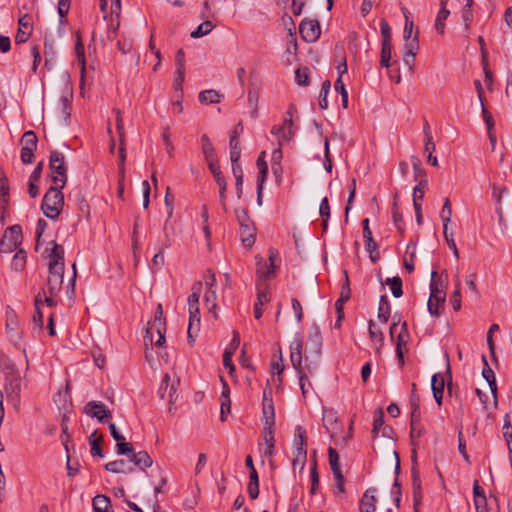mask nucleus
<instances>
[{
    "instance_id": "20",
    "label": "nucleus",
    "mask_w": 512,
    "mask_h": 512,
    "mask_svg": "<svg viewBox=\"0 0 512 512\" xmlns=\"http://www.w3.org/2000/svg\"><path fill=\"white\" fill-rule=\"evenodd\" d=\"M242 131H243V127L239 123L234 127L233 131L230 134L229 147H230V160L231 161L240 159L241 149H240V142H239L238 137Z\"/></svg>"
},
{
    "instance_id": "62",
    "label": "nucleus",
    "mask_w": 512,
    "mask_h": 512,
    "mask_svg": "<svg viewBox=\"0 0 512 512\" xmlns=\"http://www.w3.org/2000/svg\"><path fill=\"white\" fill-rule=\"evenodd\" d=\"M71 0H58V14L60 17V24H63L65 22V18L69 12L70 9Z\"/></svg>"
},
{
    "instance_id": "1",
    "label": "nucleus",
    "mask_w": 512,
    "mask_h": 512,
    "mask_svg": "<svg viewBox=\"0 0 512 512\" xmlns=\"http://www.w3.org/2000/svg\"><path fill=\"white\" fill-rule=\"evenodd\" d=\"M166 322L163 317V308L161 304L156 307L153 320L149 321L145 331L144 341L145 345H154L162 347L165 344Z\"/></svg>"
},
{
    "instance_id": "59",
    "label": "nucleus",
    "mask_w": 512,
    "mask_h": 512,
    "mask_svg": "<svg viewBox=\"0 0 512 512\" xmlns=\"http://www.w3.org/2000/svg\"><path fill=\"white\" fill-rule=\"evenodd\" d=\"M116 451L119 455H125L129 459L131 458V455L135 452L134 448L132 447V444L126 442L125 439L117 442Z\"/></svg>"
},
{
    "instance_id": "45",
    "label": "nucleus",
    "mask_w": 512,
    "mask_h": 512,
    "mask_svg": "<svg viewBox=\"0 0 512 512\" xmlns=\"http://www.w3.org/2000/svg\"><path fill=\"white\" fill-rule=\"evenodd\" d=\"M38 138L34 131H26L21 138V145L25 148L36 150Z\"/></svg>"
},
{
    "instance_id": "16",
    "label": "nucleus",
    "mask_w": 512,
    "mask_h": 512,
    "mask_svg": "<svg viewBox=\"0 0 512 512\" xmlns=\"http://www.w3.org/2000/svg\"><path fill=\"white\" fill-rule=\"evenodd\" d=\"M376 488H368L359 501L360 512H376L378 499L376 497Z\"/></svg>"
},
{
    "instance_id": "30",
    "label": "nucleus",
    "mask_w": 512,
    "mask_h": 512,
    "mask_svg": "<svg viewBox=\"0 0 512 512\" xmlns=\"http://www.w3.org/2000/svg\"><path fill=\"white\" fill-rule=\"evenodd\" d=\"M199 101L202 104H217L223 98V95L214 89L201 91L198 95Z\"/></svg>"
},
{
    "instance_id": "46",
    "label": "nucleus",
    "mask_w": 512,
    "mask_h": 512,
    "mask_svg": "<svg viewBox=\"0 0 512 512\" xmlns=\"http://www.w3.org/2000/svg\"><path fill=\"white\" fill-rule=\"evenodd\" d=\"M328 458H329V464H330L331 470L333 472V475L342 473L340 463H339V454L332 447H329V449H328Z\"/></svg>"
},
{
    "instance_id": "6",
    "label": "nucleus",
    "mask_w": 512,
    "mask_h": 512,
    "mask_svg": "<svg viewBox=\"0 0 512 512\" xmlns=\"http://www.w3.org/2000/svg\"><path fill=\"white\" fill-rule=\"evenodd\" d=\"M22 242V228L20 225H12L5 230L0 239V253L13 252Z\"/></svg>"
},
{
    "instance_id": "50",
    "label": "nucleus",
    "mask_w": 512,
    "mask_h": 512,
    "mask_svg": "<svg viewBox=\"0 0 512 512\" xmlns=\"http://www.w3.org/2000/svg\"><path fill=\"white\" fill-rule=\"evenodd\" d=\"M263 426H274L275 424V412L274 405H263Z\"/></svg>"
},
{
    "instance_id": "28",
    "label": "nucleus",
    "mask_w": 512,
    "mask_h": 512,
    "mask_svg": "<svg viewBox=\"0 0 512 512\" xmlns=\"http://www.w3.org/2000/svg\"><path fill=\"white\" fill-rule=\"evenodd\" d=\"M441 8L438 11L437 17L435 19V29L438 33L444 34L445 30V20L451 13V10L447 7V1L441 0Z\"/></svg>"
},
{
    "instance_id": "47",
    "label": "nucleus",
    "mask_w": 512,
    "mask_h": 512,
    "mask_svg": "<svg viewBox=\"0 0 512 512\" xmlns=\"http://www.w3.org/2000/svg\"><path fill=\"white\" fill-rule=\"evenodd\" d=\"M43 305L42 296L39 293L35 297V313L33 315V322L39 328L43 326V313L41 312V306Z\"/></svg>"
},
{
    "instance_id": "51",
    "label": "nucleus",
    "mask_w": 512,
    "mask_h": 512,
    "mask_svg": "<svg viewBox=\"0 0 512 512\" xmlns=\"http://www.w3.org/2000/svg\"><path fill=\"white\" fill-rule=\"evenodd\" d=\"M319 214L323 219V230L328 227V219L330 218V205L327 197H324L320 203Z\"/></svg>"
},
{
    "instance_id": "19",
    "label": "nucleus",
    "mask_w": 512,
    "mask_h": 512,
    "mask_svg": "<svg viewBox=\"0 0 512 512\" xmlns=\"http://www.w3.org/2000/svg\"><path fill=\"white\" fill-rule=\"evenodd\" d=\"M409 339V333L407 328V323L404 321L401 324V330L399 334L396 337V355L399 361L400 366L402 367L404 365V353H403V347L407 345Z\"/></svg>"
},
{
    "instance_id": "25",
    "label": "nucleus",
    "mask_w": 512,
    "mask_h": 512,
    "mask_svg": "<svg viewBox=\"0 0 512 512\" xmlns=\"http://www.w3.org/2000/svg\"><path fill=\"white\" fill-rule=\"evenodd\" d=\"M271 134L276 137L278 145L282 146L284 142H288L291 140V138L295 134V131L291 129V127L286 129V127L282 125H275L271 129Z\"/></svg>"
},
{
    "instance_id": "36",
    "label": "nucleus",
    "mask_w": 512,
    "mask_h": 512,
    "mask_svg": "<svg viewBox=\"0 0 512 512\" xmlns=\"http://www.w3.org/2000/svg\"><path fill=\"white\" fill-rule=\"evenodd\" d=\"M170 219L171 218H168L167 217V220L165 221L164 223V226H163V232H164V240H163V248H169L171 247L173 241H174V236H175V227H174V224L170 222Z\"/></svg>"
},
{
    "instance_id": "2",
    "label": "nucleus",
    "mask_w": 512,
    "mask_h": 512,
    "mask_svg": "<svg viewBox=\"0 0 512 512\" xmlns=\"http://www.w3.org/2000/svg\"><path fill=\"white\" fill-rule=\"evenodd\" d=\"M5 322L6 333L10 342L13 343L15 348L21 350L25 359H27L26 349L23 346V330L20 326L18 315L10 306L6 307ZM26 362L28 363V360Z\"/></svg>"
},
{
    "instance_id": "8",
    "label": "nucleus",
    "mask_w": 512,
    "mask_h": 512,
    "mask_svg": "<svg viewBox=\"0 0 512 512\" xmlns=\"http://www.w3.org/2000/svg\"><path fill=\"white\" fill-rule=\"evenodd\" d=\"M294 445L296 447V456L293 460V465L295 466L298 463L304 465L307 457L306 431L300 425H297L295 428Z\"/></svg>"
},
{
    "instance_id": "43",
    "label": "nucleus",
    "mask_w": 512,
    "mask_h": 512,
    "mask_svg": "<svg viewBox=\"0 0 512 512\" xmlns=\"http://www.w3.org/2000/svg\"><path fill=\"white\" fill-rule=\"evenodd\" d=\"M384 284L390 286L392 295L395 298H399L403 295L402 279L399 276H395L393 278H387L385 280Z\"/></svg>"
},
{
    "instance_id": "37",
    "label": "nucleus",
    "mask_w": 512,
    "mask_h": 512,
    "mask_svg": "<svg viewBox=\"0 0 512 512\" xmlns=\"http://www.w3.org/2000/svg\"><path fill=\"white\" fill-rule=\"evenodd\" d=\"M205 306L209 313L217 317V294L216 290H207L204 296Z\"/></svg>"
},
{
    "instance_id": "29",
    "label": "nucleus",
    "mask_w": 512,
    "mask_h": 512,
    "mask_svg": "<svg viewBox=\"0 0 512 512\" xmlns=\"http://www.w3.org/2000/svg\"><path fill=\"white\" fill-rule=\"evenodd\" d=\"M130 461L133 462L136 466H138L140 469L145 470L146 468H149L153 464V460L151 456L146 451H139L134 452L131 455Z\"/></svg>"
},
{
    "instance_id": "27",
    "label": "nucleus",
    "mask_w": 512,
    "mask_h": 512,
    "mask_svg": "<svg viewBox=\"0 0 512 512\" xmlns=\"http://www.w3.org/2000/svg\"><path fill=\"white\" fill-rule=\"evenodd\" d=\"M369 337L375 347V350L377 352L380 351V349L384 345V335L383 332L376 327L373 320L369 321V327H368Z\"/></svg>"
},
{
    "instance_id": "24",
    "label": "nucleus",
    "mask_w": 512,
    "mask_h": 512,
    "mask_svg": "<svg viewBox=\"0 0 512 512\" xmlns=\"http://www.w3.org/2000/svg\"><path fill=\"white\" fill-rule=\"evenodd\" d=\"M411 476H412L413 502H414V507L417 509L418 505H420L421 500H422L421 479H420V475H419V471H418L417 467H412Z\"/></svg>"
},
{
    "instance_id": "13",
    "label": "nucleus",
    "mask_w": 512,
    "mask_h": 512,
    "mask_svg": "<svg viewBox=\"0 0 512 512\" xmlns=\"http://www.w3.org/2000/svg\"><path fill=\"white\" fill-rule=\"evenodd\" d=\"M84 411L87 415L97 418L101 423H107L112 417L111 412L106 409L105 405L96 401L88 402Z\"/></svg>"
},
{
    "instance_id": "52",
    "label": "nucleus",
    "mask_w": 512,
    "mask_h": 512,
    "mask_svg": "<svg viewBox=\"0 0 512 512\" xmlns=\"http://www.w3.org/2000/svg\"><path fill=\"white\" fill-rule=\"evenodd\" d=\"M330 89H331V82L329 80H325L322 83L321 91L319 94V106L322 110L327 109V107H328L327 97L330 92Z\"/></svg>"
},
{
    "instance_id": "41",
    "label": "nucleus",
    "mask_w": 512,
    "mask_h": 512,
    "mask_svg": "<svg viewBox=\"0 0 512 512\" xmlns=\"http://www.w3.org/2000/svg\"><path fill=\"white\" fill-rule=\"evenodd\" d=\"M27 260V254L23 249H19L16 254L14 255L11 267L13 270L20 272L25 268Z\"/></svg>"
},
{
    "instance_id": "58",
    "label": "nucleus",
    "mask_w": 512,
    "mask_h": 512,
    "mask_svg": "<svg viewBox=\"0 0 512 512\" xmlns=\"http://www.w3.org/2000/svg\"><path fill=\"white\" fill-rule=\"evenodd\" d=\"M185 79V70H176L173 82L174 91L183 96V83Z\"/></svg>"
},
{
    "instance_id": "56",
    "label": "nucleus",
    "mask_w": 512,
    "mask_h": 512,
    "mask_svg": "<svg viewBox=\"0 0 512 512\" xmlns=\"http://www.w3.org/2000/svg\"><path fill=\"white\" fill-rule=\"evenodd\" d=\"M126 461L123 459L111 461L105 465V469L111 473H125L126 472Z\"/></svg>"
},
{
    "instance_id": "63",
    "label": "nucleus",
    "mask_w": 512,
    "mask_h": 512,
    "mask_svg": "<svg viewBox=\"0 0 512 512\" xmlns=\"http://www.w3.org/2000/svg\"><path fill=\"white\" fill-rule=\"evenodd\" d=\"M440 217L443 223H450L452 217V207L449 198H445Z\"/></svg>"
},
{
    "instance_id": "61",
    "label": "nucleus",
    "mask_w": 512,
    "mask_h": 512,
    "mask_svg": "<svg viewBox=\"0 0 512 512\" xmlns=\"http://www.w3.org/2000/svg\"><path fill=\"white\" fill-rule=\"evenodd\" d=\"M392 217H393V222L396 226V228L399 230V231H403L404 230V221H403V217H402V214L401 212L399 211V207L397 205L396 202L393 203V207H392Z\"/></svg>"
},
{
    "instance_id": "15",
    "label": "nucleus",
    "mask_w": 512,
    "mask_h": 512,
    "mask_svg": "<svg viewBox=\"0 0 512 512\" xmlns=\"http://www.w3.org/2000/svg\"><path fill=\"white\" fill-rule=\"evenodd\" d=\"M405 52L403 55V62L412 73L414 69L415 57L419 49L418 32L415 33L414 38L409 44L404 45Z\"/></svg>"
},
{
    "instance_id": "44",
    "label": "nucleus",
    "mask_w": 512,
    "mask_h": 512,
    "mask_svg": "<svg viewBox=\"0 0 512 512\" xmlns=\"http://www.w3.org/2000/svg\"><path fill=\"white\" fill-rule=\"evenodd\" d=\"M95 512H109L110 500L104 495H97L92 501Z\"/></svg>"
},
{
    "instance_id": "33",
    "label": "nucleus",
    "mask_w": 512,
    "mask_h": 512,
    "mask_svg": "<svg viewBox=\"0 0 512 512\" xmlns=\"http://www.w3.org/2000/svg\"><path fill=\"white\" fill-rule=\"evenodd\" d=\"M391 57H392V43L391 42H382L381 43V59H380V64L382 67H385V68H391L392 66L394 65H397V62H393L391 63L390 60H391Z\"/></svg>"
},
{
    "instance_id": "5",
    "label": "nucleus",
    "mask_w": 512,
    "mask_h": 512,
    "mask_svg": "<svg viewBox=\"0 0 512 512\" xmlns=\"http://www.w3.org/2000/svg\"><path fill=\"white\" fill-rule=\"evenodd\" d=\"M49 169L53 183L59 185L60 188H64L67 182V167L65 157L61 152L57 150L50 152Z\"/></svg>"
},
{
    "instance_id": "38",
    "label": "nucleus",
    "mask_w": 512,
    "mask_h": 512,
    "mask_svg": "<svg viewBox=\"0 0 512 512\" xmlns=\"http://www.w3.org/2000/svg\"><path fill=\"white\" fill-rule=\"evenodd\" d=\"M266 152L262 151L260 155L258 156V159L256 161V165L258 167V176H257V182L265 183L268 175V165L265 161Z\"/></svg>"
},
{
    "instance_id": "53",
    "label": "nucleus",
    "mask_w": 512,
    "mask_h": 512,
    "mask_svg": "<svg viewBox=\"0 0 512 512\" xmlns=\"http://www.w3.org/2000/svg\"><path fill=\"white\" fill-rule=\"evenodd\" d=\"M410 438H411V445L417 446L418 440L423 436L425 429L420 423H415L410 425Z\"/></svg>"
},
{
    "instance_id": "14",
    "label": "nucleus",
    "mask_w": 512,
    "mask_h": 512,
    "mask_svg": "<svg viewBox=\"0 0 512 512\" xmlns=\"http://www.w3.org/2000/svg\"><path fill=\"white\" fill-rule=\"evenodd\" d=\"M65 269L48 270L46 289L51 295H59L62 290Z\"/></svg>"
},
{
    "instance_id": "17",
    "label": "nucleus",
    "mask_w": 512,
    "mask_h": 512,
    "mask_svg": "<svg viewBox=\"0 0 512 512\" xmlns=\"http://www.w3.org/2000/svg\"><path fill=\"white\" fill-rule=\"evenodd\" d=\"M302 349H303V342L302 339L299 337H296L290 344V360L292 363V366L296 370V372L303 371L302 369Z\"/></svg>"
},
{
    "instance_id": "26",
    "label": "nucleus",
    "mask_w": 512,
    "mask_h": 512,
    "mask_svg": "<svg viewBox=\"0 0 512 512\" xmlns=\"http://www.w3.org/2000/svg\"><path fill=\"white\" fill-rule=\"evenodd\" d=\"M240 235L243 246L246 248H251L254 245L256 238V229L253 223L249 225L245 224L240 227Z\"/></svg>"
},
{
    "instance_id": "34",
    "label": "nucleus",
    "mask_w": 512,
    "mask_h": 512,
    "mask_svg": "<svg viewBox=\"0 0 512 512\" xmlns=\"http://www.w3.org/2000/svg\"><path fill=\"white\" fill-rule=\"evenodd\" d=\"M390 304L386 295H382L379 300L378 314L379 321L383 324L387 323L390 317Z\"/></svg>"
},
{
    "instance_id": "9",
    "label": "nucleus",
    "mask_w": 512,
    "mask_h": 512,
    "mask_svg": "<svg viewBox=\"0 0 512 512\" xmlns=\"http://www.w3.org/2000/svg\"><path fill=\"white\" fill-rule=\"evenodd\" d=\"M301 38L308 43L318 40L321 34V28L318 20L304 19L299 25Z\"/></svg>"
},
{
    "instance_id": "55",
    "label": "nucleus",
    "mask_w": 512,
    "mask_h": 512,
    "mask_svg": "<svg viewBox=\"0 0 512 512\" xmlns=\"http://www.w3.org/2000/svg\"><path fill=\"white\" fill-rule=\"evenodd\" d=\"M384 425V412L382 408H378L375 411L374 414V421H373V429H372V435L375 438L378 434V432L383 429Z\"/></svg>"
},
{
    "instance_id": "31",
    "label": "nucleus",
    "mask_w": 512,
    "mask_h": 512,
    "mask_svg": "<svg viewBox=\"0 0 512 512\" xmlns=\"http://www.w3.org/2000/svg\"><path fill=\"white\" fill-rule=\"evenodd\" d=\"M337 420H338L337 413L334 409H332V408H328V409L324 408L323 409L322 421H323V425L327 429V431H335L336 430Z\"/></svg>"
},
{
    "instance_id": "48",
    "label": "nucleus",
    "mask_w": 512,
    "mask_h": 512,
    "mask_svg": "<svg viewBox=\"0 0 512 512\" xmlns=\"http://www.w3.org/2000/svg\"><path fill=\"white\" fill-rule=\"evenodd\" d=\"M450 302H451L452 308L455 311L460 310V308H461V282L458 277L456 279L455 289L450 297Z\"/></svg>"
},
{
    "instance_id": "42",
    "label": "nucleus",
    "mask_w": 512,
    "mask_h": 512,
    "mask_svg": "<svg viewBox=\"0 0 512 512\" xmlns=\"http://www.w3.org/2000/svg\"><path fill=\"white\" fill-rule=\"evenodd\" d=\"M485 367L483 368L482 375L489 384V387L494 395H496L497 385L493 370L488 366L486 358L483 356Z\"/></svg>"
},
{
    "instance_id": "10",
    "label": "nucleus",
    "mask_w": 512,
    "mask_h": 512,
    "mask_svg": "<svg viewBox=\"0 0 512 512\" xmlns=\"http://www.w3.org/2000/svg\"><path fill=\"white\" fill-rule=\"evenodd\" d=\"M189 324H188V341L193 344L195 338L200 331V310L199 304H188Z\"/></svg>"
},
{
    "instance_id": "60",
    "label": "nucleus",
    "mask_w": 512,
    "mask_h": 512,
    "mask_svg": "<svg viewBox=\"0 0 512 512\" xmlns=\"http://www.w3.org/2000/svg\"><path fill=\"white\" fill-rule=\"evenodd\" d=\"M295 79L297 84L307 86L309 84V69L306 67L298 68L295 71Z\"/></svg>"
},
{
    "instance_id": "40",
    "label": "nucleus",
    "mask_w": 512,
    "mask_h": 512,
    "mask_svg": "<svg viewBox=\"0 0 512 512\" xmlns=\"http://www.w3.org/2000/svg\"><path fill=\"white\" fill-rule=\"evenodd\" d=\"M201 149L205 160H210L211 158L216 157L214 146L206 134L201 136Z\"/></svg>"
},
{
    "instance_id": "11",
    "label": "nucleus",
    "mask_w": 512,
    "mask_h": 512,
    "mask_svg": "<svg viewBox=\"0 0 512 512\" xmlns=\"http://www.w3.org/2000/svg\"><path fill=\"white\" fill-rule=\"evenodd\" d=\"M33 31V20L29 14L20 16L18 20V30L15 36L17 44L25 43L30 38Z\"/></svg>"
},
{
    "instance_id": "49",
    "label": "nucleus",
    "mask_w": 512,
    "mask_h": 512,
    "mask_svg": "<svg viewBox=\"0 0 512 512\" xmlns=\"http://www.w3.org/2000/svg\"><path fill=\"white\" fill-rule=\"evenodd\" d=\"M214 28V25L211 21L209 20H206L204 22H202L196 30L192 31L191 32V37L192 38H200V37H203L207 34H209L212 29Z\"/></svg>"
},
{
    "instance_id": "22",
    "label": "nucleus",
    "mask_w": 512,
    "mask_h": 512,
    "mask_svg": "<svg viewBox=\"0 0 512 512\" xmlns=\"http://www.w3.org/2000/svg\"><path fill=\"white\" fill-rule=\"evenodd\" d=\"M0 370L5 374L7 380L10 381V384H12L13 381H18V369L14 362L8 357L3 356L0 358Z\"/></svg>"
},
{
    "instance_id": "57",
    "label": "nucleus",
    "mask_w": 512,
    "mask_h": 512,
    "mask_svg": "<svg viewBox=\"0 0 512 512\" xmlns=\"http://www.w3.org/2000/svg\"><path fill=\"white\" fill-rule=\"evenodd\" d=\"M9 182L4 170L0 167V198L9 199Z\"/></svg>"
},
{
    "instance_id": "35",
    "label": "nucleus",
    "mask_w": 512,
    "mask_h": 512,
    "mask_svg": "<svg viewBox=\"0 0 512 512\" xmlns=\"http://www.w3.org/2000/svg\"><path fill=\"white\" fill-rule=\"evenodd\" d=\"M75 54H76L77 61L81 67V72L83 74L85 71V67H86V58H85L84 44L82 42L81 35L79 32L76 33Z\"/></svg>"
},
{
    "instance_id": "54",
    "label": "nucleus",
    "mask_w": 512,
    "mask_h": 512,
    "mask_svg": "<svg viewBox=\"0 0 512 512\" xmlns=\"http://www.w3.org/2000/svg\"><path fill=\"white\" fill-rule=\"evenodd\" d=\"M271 367L272 370L277 373L278 376H281L282 372L284 371V364H283V358H282V352L279 348L278 354L273 356V359L271 361ZM278 381L281 383L282 379L281 377H278Z\"/></svg>"
},
{
    "instance_id": "12",
    "label": "nucleus",
    "mask_w": 512,
    "mask_h": 512,
    "mask_svg": "<svg viewBox=\"0 0 512 512\" xmlns=\"http://www.w3.org/2000/svg\"><path fill=\"white\" fill-rule=\"evenodd\" d=\"M50 244L52 247L48 254V270L65 269L64 248L55 241Z\"/></svg>"
},
{
    "instance_id": "23",
    "label": "nucleus",
    "mask_w": 512,
    "mask_h": 512,
    "mask_svg": "<svg viewBox=\"0 0 512 512\" xmlns=\"http://www.w3.org/2000/svg\"><path fill=\"white\" fill-rule=\"evenodd\" d=\"M262 439L265 445L264 455L271 457L275 451L274 426H263Z\"/></svg>"
},
{
    "instance_id": "3",
    "label": "nucleus",
    "mask_w": 512,
    "mask_h": 512,
    "mask_svg": "<svg viewBox=\"0 0 512 512\" xmlns=\"http://www.w3.org/2000/svg\"><path fill=\"white\" fill-rule=\"evenodd\" d=\"M59 185L50 187L45 193L41 209L44 215L50 219H56L64 206V196Z\"/></svg>"
},
{
    "instance_id": "64",
    "label": "nucleus",
    "mask_w": 512,
    "mask_h": 512,
    "mask_svg": "<svg viewBox=\"0 0 512 512\" xmlns=\"http://www.w3.org/2000/svg\"><path fill=\"white\" fill-rule=\"evenodd\" d=\"M179 383H180L179 379L169 382L168 395H167L169 404H173L177 400V397H178L177 390H178Z\"/></svg>"
},
{
    "instance_id": "7",
    "label": "nucleus",
    "mask_w": 512,
    "mask_h": 512,
    "mask_svg": "<svg viewBox=\"0 0 512 512\" xmlns=\"http://www.w3.org/2000/svg\"><path fill=\"white\" fill-rule=\"evenodd\" d=\"M278 256L277 251L269 250V263L262 257L256 256V274L259 284H266V281L272 278L275 274V260Z\"/></svg>"
},
{
    "instance_id": "32",
    "label": "nucleus",
    "mask_w": 512,
    "mask_h": 512,
    "mask_svg": "<svg viewBox=\"0 0 512 512\" xmlns=\"http://www.w3.org/2000/svg\"><path fill=\"white\" fill-rule=\"evenodd\" d=\"M464 6L461 10V17L464 23L465 31L468 32L471 28V24L473 21V0H463Z\"/></svg>"
},
{
    "instance_id": "39",
    "label": "nucleus",
    "mask_w": 512,
    "mask_h": 512,
    "mask_svg": "<svg viewBox=\"0 0 512 512\" xmlns=\"http://www.w3.org/2000/svg\"><path fill=\"white\" fill-rule=\"evenodd\" d=\"M101 441H102V436L98 435L96 430L89 436V443L91 446V455L92 456H98L100 458L104 457L102 448L100 446Z\"/></svg>"
},
{
    "instance_id": "18",
    "label": "nucleus",
    "mask_w": 512,
    "mask_h": 512,
    "mask_svg": "<svg viewBox=\"0 0 512 512\" xmlns=\"http://www.w3.org/2000/svg\"><path fill=\"white\" fill-rule=\"evenodd\" d=\"M270 301V295L267 284L257 283V301L254 304V316L256 319L262 317V306Z\"/></svg>"
},
{
    "instance_id": "21",
    "label": "nucleus",
    "mask_w": 512,
    "mask_h": 512,
    "mask_svg": "<svg viewBox=\"0 0 512 512\" xmlns=\"http://www.w3.org/2000/svg\"><path fill=\"white\" fill-rule=\"evenodd\" d=\"M445 388V378L440 373H436L432 376L431 389L433 397L438 406L442 405L443 394Z\"/></svg>"
},
{
    "instance_id": "4",
    "label": "nucleus",
    "mask_w": 512,
    "mask_h": 512,
    "mask_svg": "<svg viewBox=\"0 0 512 512\" xmlns=\"http://www.w3.org/2000/svg\"><path fill=\"white\" fill-rule=\"evenodd\" d=\"M437 276L436 271L431 273L430 297L427 302L429 313L435 317L440 315L446 299L445 285L440 278L436 279Z\"/></svg>"
}]
</instances>
